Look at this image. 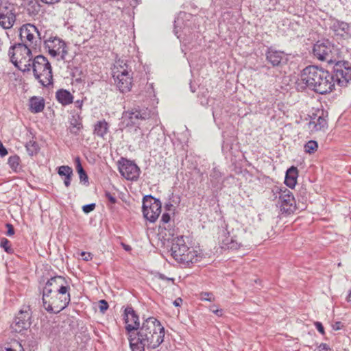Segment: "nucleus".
<instances>
[{"mask_svg":"<svg viewBox=\"0 0 351 351\" xmlns=\"http://www.w3.org/2000/svg\"><path fill=\"white\" fill-rule=\"evenodd\" d=\"M273 191L279 194L278 204L282 213L290 215L296 210V202L291 191L285 187H276Z\"/></svg>","mask_w":351,"mask_h":351,"instance_id":"obj_10","label":"nucleus"},{"mask_svg":"<svg viewBox=\"0 0 351 351\" xmlns=\"http://www.w3.org/2000/svg\"><path fill=\"white\" fill-rule=\"evenodd\" d=\"M318 143L315 141H308L304 146V152L306 154H312L317 151Z\"/></svg>","mask_w":351,"mask_h":351,"instance_id":"obj_31","label":"nucleus"},{"mask_svg":"<svg viewBox=\"0 0 351 351\" xmlns=\"http://www.w3.org/2000/svg\"><path fill=\"white\" fill-rule=\"evenodd\" d=\"M69 124V131L75 135H77L83 128L82 118L80 114L72 116L70 119Z\"/></svg>","mask_w":351,"mask_h":351,"instance_id":"obj_25","label":"nucleus"},{"mask_svg":"<svg viewBox=\"0 0 351 351\" xmlns=\"http://www.w3.org/2000/svg\"><path fill=\"white\" fill-rule=\"evenodd\" d=\"M2 44H3V43H2L1 40L0 39V51H1Z\"/></svg>","mask_w":351,"mask_h":351,"instance_id":"obj_51","label":"nucleus"},{"mask_svg":"<svg viewBox=\"0 0 351 351\" xmlns=\"http://www.w3.org/2000/svg\"><path fill=\"white\" fill-rule=\"evenodd\" d=\"M45 108V100L41 97H32L29 100V110L32 113L42 112Z\"/></svg>","mask_w":351,"mask_h":351,"instance_id":"obj_22","label":"nucleus"},{"mask_svg":"<svg viewBox=\"0 0 351 351\" xmlns=\"http://www.w3.org/2000/svg\"><path fill=\"white\" fill-rule=\"evenodd\" d=\"M45 47L52 57L60 56L63 60L67 54L66 43L57 36L50 37L47 39L45 41Z\"/></svg>","mask_w":351,"mask_h":351,"instance_id":"obj_13","label":"nucleus"},{"mask_svg":"<svg viewBox=\"0 0 351 351\" xmlns=\"http://www.w3.org/2000/svg\"><path fill=\"white\" fill-rule=\"evenodd\" d=\"M337 66L336 69V76L339 84L342 86L346 85L351 82V67L348 62L341 63L337 61L335 62Z\"/></svg>","mask_w":351,"mask_h":351,"instance_id":"obj_19","label":"nucleus"},{"mask_svg":"<svg viewBox=\"0 0 351 351\" xmlns=\"http://www.w3.org/2000/svg\"><path fill=\"white\" fill-rule=\"evenodd\" d=\"M344 351H349V350H344Z\"/></svg>","mask_w":351,"mask_h":351,"instance_id":"obj_52","label":"nucleus"},{"mask_svg":"<svg viewBox=\"0 0 351 351\" xmlns=\"http://www.w3.org/2000/svg\"><path fill=\"white\" fill-rule=\"evenodd\" d=\"M119 171L121 176L128 180H136L140 175L139 167L135 163L128 160L120 163Z\"/></svg>","mask_w":351,"mask_h":351,"instance_id":"obj_18","label":"nucleus"},{"mask_svg":"<svg viewBox=\"0 0 351 351\" xmlns=\"http://www.w3.org/2000/svg\"><path fill=\"white\" fill-rule=\"evenodd\" d=\"M105 197L112 204H115L117 202L116 197L110 192L106 191L105 193Z\"/></svg>","mask_w":351,"mask_h":351,"instance_id":"obj_38","label":"nucleus"},{"mask_svg":"<svg viewBox=\"0 0 351 351\" xmlns=\"http://www.w3.org/2000/svg\"><path fill=\"white\" fill-rule=\"evenodd\" d=\"M112 75L116 87L121 93L131 91L133 86L132 73L125 64L116 62L112 70Z\"/></svg>","mask_w":351,"mask_h":351,"instance_id":"obj_6","label":"nucleus"},{"mask_svg":"<svg viewBox=\"0 0 351 351\" xmlns=\"http://www.w3.org/2000/svg\"><path fill=\"white\" fill-rule=\"evenodd\" d=\"M6 228H8L7 234L8 236H12L14 234L13 226L10 223H7Z\"/></svg>","mask_w":351,"mask_h":351,"instance_id":"obj_42","label":"nucleus"},{"mask_svg":"<svg viewBox=\"0 0 351 351\" xmlns=\"http://www.w3.org/2000/svg\"><path fill=\"white\" fill-rule=\"evenodd\" d=\"M56 97L57 100L63 106H66L73 103V96L66 90L61 89L56 92Z\"/></svg>","mask_w":351,"mask_h":351,"instance_id":"obj_26","label":"nucleus"},{"mask_svg":"<svg viewBox=\"0 0 351 351\" xmlns=\"http://www.w3.org/2000/svg\"><path fill=\"white\" fill-rule=\"evenodd\" d=\"M21 44H25L27 47L34 48L40 40V33L37 27L30 23L23 25L19 29Z\"/></svg>","mask_w":351,"mask_h":351,"instance_id":"obj_12","label":"nucleus"},{"mask_svg":"<svg viewBox=\"0 0 351 351\" xmlns=\"http://www.w3.org/2000/svg\"><path fill=\"white\" fill-rule=\"evenodd\" d=\"M8 154V152L6 149L3 146L2 144L0 145V155L1 156H5Z\"/></svg>","mask_w":351,"mask_h":351,"instance_id":"obj_46","label":"nucleus"},{"mask_svg":"<svg viewBox=\"0 0 351 351\" xmlns=\"http://www.w3.org/2000/svg\"><path fill=\"white\" fill-rule=\"evenodd\" d=\"M298 177V170L295 167H291L286 172L285 183L291 189H293L296 184Z\"/></svg>","mask_w":351,"mask_h":351,"instance_id":"obj_21","label":"nucleus"},{"mask_svg":"<svg viewBox=\"0 0 351 351\" xmlns=\"http://www.w3.org/2000/svg\"><path fill=\"white\" fill-rule=\"evenodd\" d=\"M70 301L60 298L48 289H43V304L44 308L51 313H58L64 309L69 304Z\"/></svg>","mask_w":351,"mask_h":351,"instance_id":"obj_7","label":"nucleus"},{"mask_svg":"<svg viewBox=\"0 0 351 351\" xmlns=\"http://www.w3.org/2000/svg\"><path fill=\"white\" fill-rule=\"evenodd\" d=\"M75 163L80 180L84 182H88V176L82 166L80 158L79 157H77L75 159Z\"/></svg>","mask_w":351,"mask_h":351,"instance_id":"obj_29","label":"nucleus"},{"mask_svg":"<svg viewBox=\"0 0 351 351\" xmlns=\"http://www.w3.org/2000/svg\"><path fill=\"white\" fill-rule=\"evenodd\" d=\"M314 325L315 326V328H317V330L322 334V335H324L325 334V331H324V326L322 325V324L319 322H315L314 323Z\"/></svg>","mask_w":351,"mask_h":351,"instance_id":"obj_40","label":"nucleus"},{"mask_svg":"<svg viewBox=\"0 0 351 351\" xmlns=\"http://www.w3.org/2000/svg\"><path fill=\"white\" fill-rule=\"evenodd\" d=\"M58 173L60 176L68 177L73 176V169L69 166L63 165L58 168Z\"/></svg>","mask_w":351,"mask_h":351,"instance_id":"obj_33","label":"nucleus"},{"mask_svg":"<svg viewBox=\"0 0 351 351\" xmlns=\"http://www.w3.org/2000/svg\"><path fill=\"white\" fill-rule=\"evenodd\" d=\"M81 256H82V258L84 261H88L92 259V255H91L90 253H87V252H82L81 253Z\"/></svg>","mask_w":351,"mask_h":351,"instance_id":"obj_43","label":"nucleus"},{"mask_svg":"<svg viewBox=\"0 0 351 351\" xmlns=\"http://www.w3.org/2000/svg\"><path fill=\"white\" fill-rule=\"evenodd\" d=\"M8 163L10 167L14 172H18L21 169V159H20L19 156L17 155L11 156L8 158Z\"/></svg>","mask_w":351,"mask_h":351,"instance_id":"obj_28","label":"nucleus"},{"mask_svg":"<svg viewBox=\"0 0 351 351\" xmlns=\"http://www.w3.org/2000/svg\"><path fill=\"white\" fill-rule=\"evenodd\" d=\"M35 79L43 86H47L53 82L52 67L48 59L39 55L36 56L31 64Z\"/></svg>","mask_w":351,"mask_h":351,"instance_id":"obj_4","label":"nucleus"},{"mask_svg":"<svg viewBox=\"0 0 351 351\" xmlns=\"http://www.w3.org/2000/svg\"><path fill=\"white\" fill-rule=\"evenodd\" d=\"M330 350L329 346L326 343H321L319 346V351H328Z\"/></svg>","mask_w":351,"mask_h":351,"instance_id":"obj_44","label":"nucleus"},{"mask_svg":"<svg viewBox=\"0 0 351 351\" xmlns=\"http://www.w3.org/2000/svg\"><path fill=\"white\" fill-rule=\"evenodd\" d=\"M108 304L104 300H101L99 301V308L101 313H104L108 308Z\"/></svg>","mask_w":351,"mask_h":351,"instance_id":"obj_36","label":"nucleus"},{"mask_svg":"<svg viewBox=\"0 0 351 351\" xmlns=\"http://www.w3.org/2000/svg\"><path fill=\"white\" fill-rule=\"evenodd\" d=\"M300 82L319 94L330 92L335 86L333 76L317 66L304 68L301 72Z\"/></svg>","mask_w":351,"mask_h":351,"instance_id":"obj_2","label":"nucleus"},{"mask_svg":"<svg viewBox=\"0 0 351 351\" xmlns=\"http://www.w3.org/2000/svg\"><path fill=\"white\" fill-rule=\"evenodd\" d=\"M313 55L319 60L329 64L337 62V49L328 42H317L313 48Z\"/></svg>","mask_w":351,"mask_h":351,"instance_id":"obj_9","label":"nucleus"},{"mask_svg":"<svg viewBox=\"0 0 351 351\" xmlns=\"http://www.w3.org/2000/svg\"><path fill=\"white\" fill-rule=\"evenodd\" d=\"M123 247L125 250L129 251L131 250V247L128 245H123Z\"/></svg>","mask_w":351,"mask_h":351,"instance_id":"obj_50","label":"nucleus"},{"mask_svg":"<svg viewBox=\"0 0 351 351\" xmlns=\"http://www.w3.org/2000/svg\"><path fill=\"white\" fill-rule=\"evenodd\" d=\"M162 204L160 200L151 195L145 196L143 200L144 217L150 222H155L161 213Z\"/></svg>","mask_w":351,"mask_h":351,"instance_id":"obj_11","label":"nucleus"},{"mask_svg":"<svg viewBox=\"0 0 351 351\" xmlns=\"http://www.w3.org/2000/svg\"><path fill=\"white\" fill-rule=\"evenodd\" d=\"M308 128L312 133L317 132H325L328 128V123L326 119L323 117H315L311 118L308 123Z\"/></svg>","mask_w":351,"mask_h":351,"instance_id":"obj_20","label":"nucleus"},{"mask_svg":"<svg viewBox=\"0 0 351 351\" xmlns=\"http://www.w3.org/2000/svg\"><path fill=\"white\" fill-rule=\"evenodd\" d=\"M60 0H42L43 2L45 3H57Z\"/></svg>","mask_w":351,"mask_h":351,"instance_id":"obj_48","label":"nucleus"},{"mask_svg":"<svg viewBox=\"0 0 351 351\" xmlns=\"http://www.w3.org/2000/svg\"><path fill=\"white\" fill-rule=\"evenodd\" d=\"M44 289H47L52 293L71 301L70 282L64 277L57 276L51 278L46 282Z\"/></svg>","mask_w":351,"mask_h":351,"instance_id":"obj_8","label":"nucleus"},{"mask_svg":"<svg viewBox=\"0 0 351 351\" xmlns=\"http://www.w3.org/2000/svg\"><path fill=\"white\" fill-rule=\"evenodd\" d=\"M108 132L109 124L104 119L97 121L94 125L93 134L98 137L105 138Z\"/></svg>","mask_w":351,"mask_h":351,"instance_id":"obj_23","label":"nucleus"},{"mask_svg":"<svg viewBox=\"0 0 351 351\" xmlns=\"http://www.w3.org/2000/svg\"><path fill=\"white\" fill-rule=\"evenodd\" d=\"M171 255L178 263L188 266L202 258V253L199 247L189 246L184 237H178L172 240Z\"/></svg>","mask_w":351,"mask_h":351,"instance_id":"obj_3","label":"nucleus"},{"mask_svg":"<svg viewBox=\"0 0 351 351\" xmlns=\"http://www.w3.org/2000/svg\"><path fill=\"white\" fill-rule=\"evenodd\" d=\"M150 117V112L147 109L141 110H132L125 111L123 114V123L127 127L138 124L140 121L148 119Z\"/></svg>","mask_w":351,"mask_h":351,"instance_id":"obj_16","label":"nucleus"},{"mask_svg":"<svg viewBox=\"0 0 351 351\" xmlns=\"http://www.w3.org/2000/svg\"><path fill=\"white\" fill-rule=\"evenodd\" d=\"M182 298H177V299H176V300H174V302H173V304H174V306H180L182 304Z\"/></svg>","mask_w":351,"mask_h":351,"instance_id":"obj_47","label":"nucleus"},{"mask_svg":"<svg viewBox=\"0 0 351 351\" xmlns=\"http://www.w3.org/2000/svg\"><path fill=\"white\" fill-rule=\"evenodd\" d=\"M30 318L29 310H20L12 324V329L16 332L27 330L30 326Z\"/></svg>","mask_w":351,"mask_h":351,"instance_id":"obj_17","label":"nucleus"},{"mask_svg":"<svg viewBox=\"0 0 351 351\" xmlns=\"http://www.w3.org/2000/svg\"><path fill=\"white\" fill-rule=\"evenodd\" d=\"M285 58V55L281 51L269 50L267 53V60L273 66H278Z\"/></svg>","mask_w":351,"mask_h":351,"instance_id":"obj_27","label":"nucleus"},{"mask_svg":"<svg viewBox=\"0 0 351 351\" xmlns=\"http://www.w3.org/2000/svg\"><path fill=\"white\" fill-rule=\"evenodd\" d=\"M124 319L129 341L132 333L134 335L140 328L139 317L132 307L128 306L124 311Z\"/></svg>","mask_w":351,"mask_h":351,"instance_id":"obj_15","label":"nucleus"},{"mask_svg":"<svg viewBox=\"0 0 351 351\" xmlns=\"http://www.w3.org/2000/svg\"><path fill=\"white\" fill-rule=\"evenodd\" d=\"M72 176L65 177L64 184L66 187H69L71 184Z\"/></svg>","mask_w":351,"mask_h":351,"instance_id":"obj_45","label":"nucleus"},{"mask_svg":"<svg viewBox=\"0 0 351 351\" xmlns=\"http://www.w3.org/2000/svg\"><path fill=\"white\" fill-rule=\"evenodd\" d=\"M0 246L3 247L8 254H12L14 252L10 241L6 238H2L1 239Z\"/></svg>","mask_w":351,"mask_h":351,"instance_id":"obj_32","label":"nucleus"},{"mask_svg":"<svg viewBox=\"0 0 351 351\" xmlns=\"http://www.w3.org/2000/svg\"><path fill=\"white\" fill-rule=\"evenodd\" d=\"M221 244L223 248L227 249L237 250L241 246L239 243L234 241L232 238H230V237H227L226 239L221 240Z\"/></svg>","mask_w":351,"mask_h":351,"instance_id":"obj_30","label":"nucleus"},{"mask_svg":"<svg viewBox=\"0 0 351 351\" xmlns=\"http://www.w3.org/2000/svg\"><path fill=\"white\" fill-rule=\"evenodd\" d=\"M199 299L202 301L213 302L215 300V297L211 292H201L199 293Z\"/></svg>","mask_w":351,"mask_h":351,"instance_id":"obj_35","label":"nucleus"},{"mask_svg":"<svg viewBox=\"0 0 351 351\" xmlns=\"http://www.w3.org/2000/svg\"><path fill=\"white\" fill-rule=\"evenodd\" d=\"M30 48L25 44H17L12 46L8 51L11 62L22 71L31 70L32 54Z\"/></svg>","mask_w":351,"mask_h":351,"instance_id":"obj_5","label":"nucleus"},{"mask_svg":"<svg viewBox=\"0 0 351 351\" xmlns=\"http://www.w3.org/2000/svg\"><path fill=\"white\" fill-rule=\"evenodd\" d=\"M165 328L154 317L145 320L138 331L130 335L129 340L132 351H145V348L155 349L164 341Z\"/></svg>","mask_w":351,"mask_h":351,"instance_id":"obj_1","label":"nucleus"},{"mask_svg":"<svg viewBox=\"0 0 351 351\" xmlns=\"http://www.w3.org/2000/svg\"><path fill=\"white\" fill-rule=\"evenodd\" d=\"M349 28V25L347 23L337 20L333 21L331 25V29L335 34L341 36L348 34Z\"/></svg>","mask_w":351,"mask_h":351,"instance_id":"obj_24","label":"nucleus"},{"mask_svg":"<svg viewBox=\"0 0 351 351\" xmlns=\"http://www.w3.org/2000/svg\"><path fill=\"white\" fill-rule=\"evenodd\" d=\"M26 148L29 154L33 155L36 154L38 151V145L36 142L29 141L26 145Z\"/></svg>","mask_w":351,"mask_h":351,"instance_id":"obj_34","label":"nucleus"},{"mask_svg":"<svg viewBox=\"0 0 351 351\" xmlns=\"http://www.w3.org/2000/svg\"><path fill=\"white\" fill-rule=\"evenodd\" d=\"M16 21L14 5L8 2L0 4V26L8 29L13 27Z\"/></svg>","mask_w":351,"mask_h":351,"instance_id":"obj_14","label":"nucleus"},{"mask_svg":"<svg viewBox=\"0 0 351 351\" xmlns=\"http://www.w3.org/2000/svg\"><path fill=\"white\" fill-rule=\"evenodd\" d=\"M210 310L217 315L218 317H221L223 315V310L218 308L216 305H213L210 306Z\"/></svg>","mask_w":351,"mask_h":351,"instance_id":"obj_37","label":"nucleus"},{"mask_svg":"<svg viewBox=\"0 0 351 351\" xmlns=\"http://www.w3.org/2000/svg\"><path fill=\"white\" fill-rule=\"evenodd\" d=\"M346 300H347V302L351 303V290L349 291V293L346 297Z\"/></svg>","mask_w":351,"mask_h":351,"instance_id":"obj_49","label":"nucleus"},{"mask_svg":"<svg viewBox=\"0 0 351 351\" xmlns=\"http://www.w3.org/2000/svg\"><path fill=\"white\" fill-rule=\"evenodd\" d=\"M171 220V216L169 213H163L161 217V222L163 224L168 223Z\"/></svg>","mask_w":351,"mask_h":351,"instance_id":"obj_41","label":"nucleus"},{"mask_svg":"<svg viewBox=\"0 0 351 351\" xmlns=\"http://www.w3.org/2000/svg\"><path fill=\"white\" fill-rule=\"evenodd\" d=\"M95 204H87V205L84 206L82 209L84 213H88L91 212L92 210H93L95 209Z\"/></svg>","mask_w":351,"mask_h":351,"instance_id":"obj_39","label":"nucleus"}]
</instances>
